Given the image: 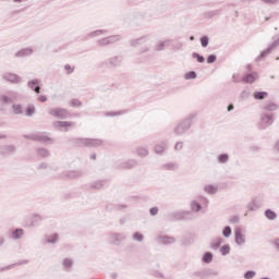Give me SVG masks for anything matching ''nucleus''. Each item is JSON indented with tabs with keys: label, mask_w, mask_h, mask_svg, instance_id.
Masks as SVG:
<instances>
[{
	"label": "nucleus",
	"mask_w": 279,
	"mask_h": 279,
	"mask_svg": "<svg viewBox=\"0 0 279 279\" xmlns=\"http://www.w3.org/2000/svg\"><path fill=\"white\" fill-rule=\"evenodd\" d=\"M64 70L66 71L68 75H71L75 71V68L71 66V64H65Z\"/></svg>",
	"instance_id": "69168bd1"
},
{
	"label": "nucleus",
	"mask_w": 279,
	"mask_h": 279,
	"mask_svg": "<svg viewBox=\"0 0 279 279\" xmlns=\"http://www.w3.org/2000/svg\"><path fill=\"white\" fill-rule=\"evenodd\" d=\"M13 114H23V105H12Z\"/></svg>",
	"instance_id": "a18cd8bd"
},
{
	"label": "nucleus",
	"mask_w": 279,
	"mask_h": 279,
	"mask_svg": "<svg viewBox=\"0 0 279 279\" xmlns=\"http://www.w3.org/2000/svg\"><path fill=\"white\" fill-rule=\"evenodd\" d=\"M137 156H142V157H146L149 156V150H147V148H137L136 150Z\"/></svg>",
	"instance_id": "6e6d98bb"
},
{
	"label": "nucleus",
	"mask_w": 279,
	"mask_h": 279,
	"mask_svg": "<svg viewBox=\"0 0 279 279\" xmlns=\"http://www.w3.org/2000/svg\"><path fill=\"white\" fill-rule=\"evenodd\" d=\"M73 143L78 147H101L104 145V141L95 138H75Z\"/></svg>",
	"instance_id": "20e7f679"
},
{
	"label": "nucleus",
	"mask_w": 279,
	"mask_h": 279,
	"mask_svg": "<svg viewBox=\"0 0 279 279\" xmlns=\"http://www.w3.org/2000/svg\"><path fill=\"white\" fill-rule=\"evenodd\" d=\"M147 40H149L148 36H142L136 39H131L129 41V45H131L132 47H141V45H145V43H147Z\"/></svg>",
	"instance_id": "aec40b11"
},
{
	"label": "nucleus",
	"mask_w": 279,
	"mask_h": 279,
	"mask_svg": "<svg viewBox=\"0 0 279 279\" xmlns=\"http://www.w3.org/2000/svg\"><path fill=\"white\" fill-rule=\"evenodd\" d=\"M175 242V238L170 235H159L157 236V243L160 245H172Z\"/></svg>",
	"instance_id": "dca6fc26"
},
{
	"label": "nucleus",
	"mask_w": 279,
	"mask_h": 279,
	"mask_svg": "<svg viewBox=\"0 0 279 279\" xmlns=\"http://www.w3.org/2000/svg\"><path fill=\"white\" fill-rule=\"evenodd\" d=\"M195 119H197V113H190L174 126L173 134L184 136V134L193 128V121H195Z\"/></svg>",
	"instance_id": "f257e3e1"
},
{
	"label": "nucleus",
	"mask_w": 279,
	"mask_h": 279,
	"mask_svg": "<svg viewBox=\"0 0 279 279\" xmlns=\"http://www.w3.org/2000/svg\"><path fill=\"white\" fill-rule=\"evenodd\" d=\"M239 221H241V218H239V216H232L230 219H229V223L231 225H236L239 223Z\"/></svg>",
	"instance_id": "0e129e2a"
},
{
	"label": "nucleus",
	"mask_w": 279,
	"mask_h": 279,
	"mask_svg": "<svg viewBox=\"0 0 279 279\" xmlns=\"http://www.w3.org/2000/svg\"><path fill=\"white\" fill-rule=\"evenodd\" d=\"M23 138H26L27 141H36L38 143H49L51 141V137L47 134V132H39L35 134H25L23 135Z\"/></svg>",
	"instance_id": "423d86ee"
},
{
	"label": "nucleus",
	"mask_w": 279,
	"mask_h": 279,
	"mask_svg": "<svg viewBox=\"0 0 279 279\" xmlns=\"http://www.w3.org/2000/svg\"><path fill=\"white\" fill-rule=\"evenodd\" d=\"M107 210L109 213H112V210H125V208H128V205L125 204H108L106 206Z\"/></svg>",
	"instance_id": "b1692460"
},
{
	"label": "nucleus",
	"mask_w": 279,
	"mask_h": 279,
	"mask_svg": "<svg viewBox=\"0 0 279 279\" xmlns=\"http://www.w3.org/2000/svg\"><path fill=\"white\" fill-rule=\"evenodd\" d=\"M184 80H197V72L190 71L184 74Z\"/></svg>",
	"instance_id": "3c124183"
},
{
	"label": "nucleus",
	"mask_w": 279,
	"mask_h": 279,
	"mask_svg": "<svg viewBox=\"0 0 279 279\" xmlns=\"http://www.w3.org/2000/svg\"><path fill=\"white\" fill-rule=\"evenodd\" d=\"M109 38V45H114V43H119L120 40H122V36L121 35H111L108 36Z\"/></svg>",
	"instance_id": "de8ad7c7"
},
{
	"label": "nucleus",
	"mask_w": 279,
	"mask_h": 279,
	"mask_svg": "<svg viewBox=\"0 0 279 279\" xmlns=\"http://www.w3.org/2000/svg\"><path fill=\"white\" fill-rule=\"evenodd\" d=\"M158 211L159 209L156 206L149 209V214L151 215V217H156V215H158Z\"/></svg>",
	"instance_id": "774afa93"
},
{
	"label": "nucleus",
	"mask_w": 279,
	"mask_h": 279,
	"mask_svg": "<svg viewBox=\"0 0 279 279\" xmlns=\"http://www.w3.org/2000/svg\"><path fill=\"white\" fill-rule=\"evenodd\" d=\"M207 64H215L217 62V54H209L206 59Z\"/></svg>",
	"instance_id": "bf43d9fd"
},
{
	"label": "nucleus",
	"mask_w": 279,
	"mask_h": 279,
	"mask_svg": "<svg viewBox=\"0 0 279 279\" xmlns=\"http://www.w3.org/2000/svg\"><path fill=\"white\" fill-rule=\"evenodd\" d=\"M277 47H279V38L272 41L265 50L259 53V56L256 58L257 62L263 60V58H267V56H269V53H271V51H274V49Z\"/></svg>",
	"instance_id": "9d476101"
},
{
	"label": "nucleus",
	"mask_w": 279,
	"mask_h": 279,
	"mask_svg": "<svg viewBox=\"0 0 279 279\" xmlns=\"http://www.w3.org/2000/svg\"><path fill=\"white\" fill-rule=\"evenodd\" d=\"M53 128H57L58 130H64V132H69V128H73L75 125V122L71 121H54L52 123Z\"/></svg>",
	"instance_id": "4468645a"
},
{
	"label": "nucleus",
	"mask_w": 279,
	"mask_h": 279,
	"mask_svg": "<svg viewBox=\"0 0 279 279\" xmlns=\"http://www.w3.org/2000/svg\"><path fill=\"white\" fill-rule=\"evenodd\" d=\"M184 47V44L182 41H177L173 46L172 49L173 51H182V48Z\"/></svg>",
	"instance_id": "052dcab7"
},
{
	"label": "nucleus",
	"mask_w": 279,
	"mask_h": 279,
	"mask_svg": "<svg viewBox=\"0 0 279 279\" xmlns=\"http://www.w3.org/2000/svg\"><path fill=\"white\" fill-rule=\"evenodd\" d=\"M165 147H166V145L163 143L162 144H157L155 146V153L162 154L165 151Z\"/></svg>",
	"instance_id": "680f3d73"
},
{
	"label": "nucleus",
	"mask_w": 279,
	"mask_h": 279,
	"mask_svg": "<svg viewBox=\"0 0 279 279\" xmlns=\"http://www.w3.org/2000/svg\"><path fill=\"white\" fill-rule=\"evenodd\" d=\"M247 208L251 211L258 210V204H256V199H253L251 203H248Z\"/></svg>",
	"instance_id": "13d9d810"
},
{
	"label": "nucleus",
	"mask_w": 279,
	"mask_h": 279,
	"mask_svg": "<svg viewBox=\"0 0 279 279\" xmlns=\"http://www.w3.org/2000/svg\"><path fill=\"white\" fill-rule=\"evenodd\" d=\"M269 125H274V113H262L257 128L259 130H267Z\"/></svg>",
	"instance_id": "39448f33"
},
{
	"label": "nucleus",
	"mask_w": 279,
	"mask_h": 279,
	"mask_svg": "<svg viewBox=\"0 0 279 279\" xmlns=\"http://www.w3.org/2000/svg\"><path fill=\"white\" fill-rule=\"evenodd\" d=\"M222 236H223L225 239H230V236H232V227L226 226V227L222 229Z\"/></svg>",
	"instance_id": "ea45409f"
},
{
	"label": "nucleus",
	"mask_w": 279,
	"mask_h": 279,
	"mask_svg": "<svg viewBox=\"0 0 279 279\" xmlns=\"http://www.w3.org/2000/svg\"><path fill=\"white\" fill-rule=\"evenodd\" d=\"M205 276H219V271L208 269V270L205 271Z\"/></svg>",
	"instance_id": "338daca9"
},
{
	"label": "nucleus",
	"mask_w": 279,
	"mask_h": 279,
	"mask_svg": "<svg viewBox=\"0 0 279 279\" xmlns=\"http://www.w3.org/2000/svg\"><path fill=\"white\" fill-rule=\"evenodd\" d=\"M220 12H221V9L209 11L206 13V16H208V19H214V16H217V14H219Z\"/></svg>",
	"instance_id": "e2e57ef3"
},
{
	"label": "nucleus",
	"mask_w": 279,
	"mask_h": 279,
	"mask_svg": "<svg viewBox=\"0 0 279 279\" xmlns=\"http://www.w3.org/2000/svg\"><path fill=\"white\" fill-rule=\"evenodd\" d=\"M230 244H223L222 246H220L221 256H228V254H230Z\"/></svg>",
	"instance_id": "49530a36"
},
{
	"label": "nucleus",
	"mask_w": 279,
	"mask_h": 279,
	"mask_svg": "<svg viewBox=\"0 0 279 279\" xmlns=\"http://www.w3.org/2000/svg\"><path fill=\"white\" fill-rule=\"evenodd\" d=\"M123 62V56H114L108 59L110 66L118 68L121 66Z\"/></svg>",
	"instance_id": "412c9836"
},
{
	"label": "nucleus",
	"mask_w": 279,
	"mask_h": 279,
	"mask_svg": "<svg viewBox=\"0 0 279 279\" xmlns=\"http://www.w3.org/2000/svg\"><path fill=\"white\" fill-rule=\"evenodd\" d=\"M16 154V145L14 144H4L0 145V156L8 158V156H14Z\"/></svg>",
	"instance_id": "6e6552de"
},
{
	"label": "nucleus",
	"mask_w": 279,
	"mask_h": 279,
	"mask_svg": "<svg viewBox=\"0 0 279 279\" xmlns=\"http://www.w3.org/2000/svg\"><path fill=\"white\" fill-rule=\"evenodd\" d=\"M58 239H60V235H58V233H53L52 235H48L46 238V243H49V244L58 243Z\"/></svg>",
	"instance_id": "4c0bfd02"
},
{
	"label": "nucleus",
	"mask_w": 279,
	"mask_h": 279,
	"mask_svg": "<svg viewBox=\"0 0 279 279\" xmlns=\"http://www.w3.org/2000/svg\"><path fill=\"white\" fill-rule=\"evenodd\" d=\"M70 106H72V108H82V102L80 99L73 98L70 100Z\"/></svg>",
	"instance_id": "5fc2aeb1"
},
{
	"label": "nucleus",
	"mask_w": 279,
	"mask_h": 279,
	"mask_svg": "<svg viewBox=\"0 0 279 279\" xmlns=\"http://www.w3.org/2000/svg\"><path fill=\"white\" fill-rule=\"evenodd\" d=\"M253 97H254V99H256L258 101H263V99H267V97H269V93H267V92H254Z\"/></svg>",
	"instance_id": "bb28decb"
},
{
	"label": "nucleus",
	"mask_w": 279,
	"mask_h": 279,
	"mask_svg": "<svg viewBox=\"0 0 279 279\" xmlns=\"http://www.w3.org/2000/svg\"><path fill=\"white\" fill-rule=\"evenodd\" d=\"M190 207L192 213H202V203L197 201H192Z\"/></svg>",
	"instance_id": "cd10ccee"
},
{
	"label": "nucleus",
	"mask_w": 279,
	"mask_h": 279,
	"mask_svg": "<svg viewBox=\"0 0 279 279\" xmlns=\"http://www.w3.org/2000/svg\"><path fill=\"white\" fill-rule=\"evenodd\" d=\"M234 241L236 245H245V234H243V229L241 227L234 229Z\"/></svg>",
	"instance_id": "ddd939ff"
},
{
	"label": "nucleus",
	"mask_w": 279,
	"mask_h": 279,
	"mask_svg": "<svg viewBox=\"0 0 279 279\" xmlns=\"http://www.w3.org/2000/svg\"><path fill=\"white\" fill-rule=\"evenodd\" d=\"M135 167H138V161L136 159H129L126 161L120 162L118 166H116V169H134Z\"/></svg>",
	"instance_id": "f8f14e48"
},
{
	"label": "nucleus",
	"mask_w": 279,
	"mask_h": 279,
	"mask_svg": "<svg viewBox=\"0 0 279 279\" xmlns=\"http://www.w3.org/2000/svg\"><path fill=\"white\" fill-rule=\"evenodd\" d=\"M34 53L32 48H23L14 54V58H29Z\"/></svg>",
	"instance_id": "4be33fe9"
},
{
	"label": "nucleus",
	"mask_w": 279,
	"mask_h": 279,
	"mask_svg": "<svg viewBox=\"0 0 279 279\" xmlns=\"http://www.w3.org/2000/svg\"><path fill=\"white\" fill-rule=\"evenodd\" d=\"M199 43L202 45V47L204 49H206V47H208L209 43H210V38L207 35H204L199 38Z\"/></svg>",
	"instance_id": "c03bdc74"
},
{
	"label": "nucleus",
	"mask_w": 279,
	"mask_h": 279,
	"mask_svg": "<svg viewBox=\"0 0 279 279\" xmlns=\"http://www.w3.org/2000/svg\"><path fill=\"white\" fill-rule=\"evenodd\" d=\"M62 266L64 267L65 271H69L73 267V259L64 258L62 262Z\"/></svg>",
	"instance_id": "58836bf2"
},
{
	"label": "nucleus",
	"mask_w": 279,
	"mask_h": 279,
	"mask_svg": "<svg viewBox=\"0 0 279 279\" xmlns=\"http://www.w3.org/2000/svg\"><path fill=\"white\" fill-rule=\"evenodd\" d=\"M213 252H205L203 254L202 260L206 264V265H210V263H213Z\"/></svg>",
	"instance_id": "c85d7f7f"
},
{
	"label": "nucleus",
	"mask_w": 279,
	"mask_h": 279,
	"mask_svg": "<svg viewBox=\"0 0 279 279\" xmlns=\"http://www.w3.org/2000/svg\"><path fill=\"white\" fill-rule=\"evenodd\" d=\"M167 49L165 40L158 41L155 46V50L165 51Z\"/></svg>",
	"instance_id": "603ef678"
},
{
	"label": "nucleus",
	"mask_w": 279,
	"mask_h": 279,
	"mask_svg": "<svg viewBox=\"0 0 279 279\" xmlns=\"http://www.w3.org/2000/svg\"><path fill=\"white\" fill-rule=\"evenodd\" d=\"M128 109L121 111H107L105 112V117H121V114H128Z\"/></svg>",
	"instance_id": "7c9ffc66"
},
{
	"label": "nucleus",
	"mask_w": 279,
	"mask_h": 279,
	"mask_svg": "<svg viewBox=\"0 0 279 279\" xmlns=\"http://www.w3.org/2000/svg\"><path fill=\"white\" fill-rule=\"evenodd\" d=\"M36 114V107L34 105H28L25 109V117H34Z\"/></svg>",
	"instance_id": "72a5a7b5"
},
{
	"label": "nucleus",
	"mask_w": 279,
	"mask_h": 279,
	"mask_svg": "<svg viewBox=\"0 0 279 279\" xmlns=\"http://www.w3.org/2000/svg\"><path fill=\"white\" fill-rule=\"evenodd\" d=\"M108 241L110 245H116L117 247H119V245L128 241V235L125 233H110Z\"/></svg>",
	"instance_id": "0eeeda50"
},
{
	"label": "nucleus",
	"mask_w": 279,
	"mask_h": 279,
	"mask_svg": "<svg viewBox=\"0 0 279 279\" xmlns=\"http://www.w3.org/2000/svg\"><path fill=\"white\" fill-rule=\"evenodd\" d=\"M48 114L50 117H53L54 119H59L61 121H64V120L71 118V112H69L68 109H64L62 107L49 108Z\"/></svg>",
	"instance_id": "7ed1b4c3"
},
{
	"label": "nucleus",
	"mask_w": 279,
	"mask_h": 279,
	"mask_svg": "<svg viewBox=\"0 0 279 279\" xmlns=\"http://www.w3.org/2000/svg\"><path fill=\"white\" fill-rule=\"evenodd\" d=\"M223 242H225L223 238H217L211 243V250H219V247H221Z\"/></svg>",
	"instance_id": "c9c22d12"
},
{
	"label": "nucleus",
	"mask_w": 279,
	"mask_h": 279,
	"mask_svg": "<svg viewBox=\"0 0 279 279\" xmlns=\"http://www.w3.org/2000/svg\"><path fill=\"white\" fill-rule=\"evenodd\" d=\"M97 45L98 47H108V45H110V39L108 37L98 39Z\"/></svg>",
	"instance_id": "8fccbe9b"
},
{
	"label": "nucleus",
	"mask_w": 279,
	"mask_h": 279,
	"mask_svg": "<svg viewBox=\"0 0 279 279\" xmlns=\"http://www.w3.org/2000/svg\"><path fill=\"white\" fill-rule=\"evenodd\" d=\"M25 263L27 262H20V263L8 265L5 267L0 268V271H8L10 269H14V267H19V265H25Z\"/></svg>",
	"instance_id": "37998d69"
},
{
	"label": "nucleus",
	"mask_w": 279,
	"mask_h": 279,
	"mask_svg": "<svg viewBox=\"0 0 279 279\" xmlns=\"http://www.w3.org/2000/svg\"><path fill=\"white\" fill-rule=\"evenodd\" d=\"M108 31L106 29H97L87 35V38H97V36H101V34H107Z\"/></svg>",
	"instance_id": "e433bc0d"
},
{
	"label": "nucleus",
	"mask_w": 279,
	"mask_h": 279,
	"mask_svg": "<svg viewBox=\"0 0 279 279\" xmlns=\"http://www.w3.org/2000/svg\"><path fill=\"white\" fill-rule=\"evenodd\" d=\"M264 215H265L266 219H269V221H274L278 217V214H276V211H274L271 209H266Z\"/></svg>",
	"instance_id": "2f4dec72"
},
{
	"label": "nucleus",
	"mask_w": 279,
	"mask_h": 279,
	"mask_svg": "<svg viewBox=\"0 0 279 279\" xmlns=\"http://www.w3.org/2000/svg\"><path fill=\"white\" fill-rule=\"evenodd\" d=\"M162 169H166V171H175L178 170V163L175 162L165 163L162 166Z\"/></svg>",
	"instance_id": "a19ab883"
},
{
	"label": "nucleus",
	"mask_w": 279,
	"mask_h": 279,
	"mask_svg": "<svg viewBox=\"0 0 279 279\" xmlns=\"http://www.w3.org/2000/svg\"><path fill=\"white\" fill-rule=\"evenodd\" d=\"M107 186H110V180L102 179L92 182L88 189L89 191H101V189H107Z\"/></svg>",
	"instance_id": "1a4fd4ad"
},
{
	"label": "nucleus",
	"mask_w": 279,
	"mask_h": 279,
	"mask_svg": "<svg viewBox=\"0 0 279 279\" xmlns=\"http://www.w3.org/2000/svg\"><path fill=\"white\" fill-rule=\"evenodd\" d=\"M23 234H25V230H23L21 228H16L11 232V239L19 241V239L23 238Z\"/></svg>",
	"instance_id": "393cba45"
},
{
	"label": "nucleus",
	"mask_w": 279,
	"mask_h": 279,
	"mask_svg": "<svg viewBox=\"0 0 279 279\" xmlns=\"http://www.w3.org/2000/svg\"><path fill=\"white\" fill-rule=\"evenodd\" d=\"M84 175V172L82 170H70L65 172V178L69 180H75L77 178H82Z\"/></svg>",
	"instance_id": "5701e85b"
},
{
	"label": "nucleus",
	"mask_w": 279,
	"mask_h": 279,
	"mask_svg": "<svg viewBox=\"0 0 279 279\" xmlns=\"http://www.w3.org/2000/svg\"><path fill=\"white\" fill-rule=\"evenodd\" d=\"M133 241H137V243H143V241H145V235H143V233L136 231L133 233Z\"/></svg>",
	"instance_id": "79ce46f5"
},
{
	"label": "nucleus",
	"mask_w": 279,
	"mask_h": 279,
	"mask_svg": "<svg viewBox=\"0 0 279 279\" xmlns=\"http://www.w3.org/2000/svg\"><path fill=\"white\" fill-rule=\"evenodd\" d=\"M167 217L169 221H193V219H195L193 213L189 210L174 211L169 214Z\"/></svg>",
	"instance_id": "f03ea898"
},
{
	"label": "nucleus",
	"mask_w": 279,
	"mask_h": 279,
	"mask_svg": "<svg viewBox=\"0 0 279 279\" xmlns=\"http://www.w3.org/2000/svg\"><path fill=\"white\" fill-rule=\"evenodd\" d=\"M195 243V236L193 234H187L180 240L181 247H189Z\"/></svg>",
	"instance_id": "f3484780"
},
{
	"label": "nucleus",
	"mask_w": 279,
	"mask_h": 279,
	"mask_svg": "<svg viewBox=\"0 0 279 279\" xmlns=\"http://www.w3.org/2000/svg\"><path fill=\"white\" fill-rule=\"evenodd\" d=\"M244 279H253L256 278V272L254 270H247L244 272Z\"/></svg>",
	"instance_id": "4d7b16f0"
},
{
	"label": "nucleus",
	"mask_w": 279,
	"mask_h": 279,
	"mask_svg": "<svg viewBox=\"0 0 279 279\" xmlns=\"http://www.w3.org/2000/svg\"><path fill=\"white\" fill-rule=\"evenodd\" d=\"M2 80H4V82H10V84H21V82H23V77L12 72H5L2 74Z\"/></svg>",
	"instance_id": "9b49d317"
},
{
	"label": "nucleus",
	"mask_w": 279,
	"mask_h": 279,
	"mask_svg": "<svg viewBox=\"0 0 279 279\" xmlns=\"http://www.w3.org/2000/svg\"><path fill=\"white\" fill-rule=\"evenodd\" d=\"M204 191H206V193H209V195H215V193H217V187L213 184H209L205 185Z\"/></svg>",
	"instance_id": "09e8293b"
},
{
	"label": "nucleus",
	"mask_w": 279,
	"mask_h": 279,
	"mask_svg": "<svg viewBox=\"0 0 279 279\" xmlns=\"http://www.w3.org/2000/svg\"><path fill=\"white\" fill-rule=\"evenodd\" d=\"M229 161H230V155L229 154L222 153V154L218 155L219 165H226Z\"/></svg>",
	"instance_id": "c756f323"
},
{
	"label": "nucleus",
	"mask_w": 279,
	"mask_h": 279,
	"mask_svg": "<svg viewBox=\"0 0 279 279\" xmlns=\"http://www.w3.org/2000/svg\"><path fill=\"white\" fill-rule=\"evenodd\" d=\"M44 219L45 218H43V216H40V214H34L32 216L29 227L31 228H38V226H40V223H43Z\"/></svg>",
	"instance_id": "6ab92c4d"
},
{
	"label": "nucleus",
	"mask_w": 279,
	"mask_h": 279,
	"mask_svg": "<svg viewBox=\"0 0 279 279\" xmlns=\"http://www.w3.org/2000/svg\"><path fill=\"white\" fill-rule=\"evenodd\" d=\"M37 156H39V158H49V156H51V153H49V149L47 148H43V147H38L36 149Z\"/></svg>",
	"instance_id": "a878e982"
},
{
	"label": "nucleus",
	"mask_w": 279,
	"mask_h": 279,
	"mask_svg": "<svg viewBox=\"0 0 279 279\" xmlns=\"http://www.w3.org/2000/svg\"><path fill=\"white\" fill-rule=\"evenodd\" d=\"M0 101L2 106H8V104H12V98H10V96L1 95Z\"/></svg>",
	"instance_id": "864d4df0"
},
{
	"label": "nucleus",
	"mask_w": 279,
	"mask_h": 279,
	"mask_svg": "<svg viewBox=\"0 0 279 279\" xmlns=\"http://www.w3.org/2000/svg\"><path fill=\"white\" fill-rule=\"evenodd\" d=\"M27 86L28 88H31V90H34V93H36L37 95H40V80L38 78H34L27 82Z\"/></svg>",
	"instance_id": "2eb2a0df"
},
{
	"label": "nucleus",
	"mask_w": 279,
	"mask_h": 279,
	"mask_svg": "<svg viewBox=\"0 0 279 279\" xmlns=\"http://www.w3.org/2000/svg\"><path fill=\"white\" fill-rule=\"evenodd\" d=\"M193 60H196L199 64H204L206 62V58L203 54H199L198 52H193L192 53Z\"/></svg>",
	"instance_id": "f704fd0d"
},
{
	"label": "nucleus",
	"mask_w": 279,
	"mask_h": 279,
	"mask_svg": "<svg viewBox=\"0 0 279 279\" xmlns=\"http://www.w3.org/2000/svg\"><path fill=\"white\" fill-rule=\"evenodd\" d=\"M256 80H258V73L256 72L247 73L242 77V82H244V84H254Z\"/></svg>",
	"instance_id": "a211bd4d"
},
{
	"label": "nucleus",
	"mask_w": 279,
	"mask_h": 279,
	"mask_svg": "<svg viewBox=\"0 0 279 279\" xmlns=\"http://www.w3.org/2000/svg\"><path fill=\"white\" fill-rule=\"evenodd\" d=\"M263 110H266V112H274L278 110V105L276 102H268L263 107Z\"/></svg>",
	"instance_id": "473e14b6"
}]
</instances>
